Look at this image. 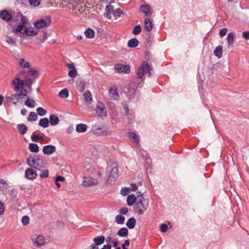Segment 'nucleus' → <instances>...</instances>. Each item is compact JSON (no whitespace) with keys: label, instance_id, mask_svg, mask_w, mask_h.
<instances>
[{"label":"nucleus","instance_id":"nucleus-1","mask_svg":"<svg viewBox=\"0 0 249 249\" xmlns=\"http://www.w3.org/2000/svg\"><path fill=\"white\" fill-rule=\"evenodd\" d=\"M66 3L64 7L80 18L85 17L89 13L90 8L87 5H91L92 0H63Z\"/></svg>","mask_w":249,"mask_h":249},{"label":"nucleus","instance_id":"nucleus-2","mask_svg":"<svg viewBox=\"0 0 249 249\" xmlns=\"http://www.w3.org/2000/svg\"><path fill=\"white\" fill-rule=\"evenodd\" d=\"M29 166L37 170H41L46 166L43 158L38 156H29L27 160Z\"/></svg>","mask_w":249,"mask_h":249},{"label":"nucleus","instance_id":"nucleus-3","mask_svg":"<svg viewBox=\"0 0 249 249\" xmlns=\"http://www.w3.org/2000/svg\"><path fill=\"white\" fill-rule=\"evenodd\" d=\"M17 77L14 78L12 81L13 85L14 86V89L18 91L22 89L24 85H26L28 88H30L32 84V80L31 78H23L17 75Z\"/></svg>","mask_w":249,"mask_h":249},{"label":"nucleus","instance_id":"nucleus-4","mask_svg":"<svg viewBox=\"0 0 249 249\" xmlns=\"http://www.w3.org/2000/svg\"><path fill=\"white\" fill-rule=\"evenodd\" d=\"M151 67L146 61H143L140 67L138 69L137 76L139 78H142L144 73H148L150 77L151 75Z\"/></svg>","mask_w":249,"mask_h":249},{"label":"nucleus","instance_id":"nucleus-5","mask_svg":"<svg viewBox=\"0 0 249 249\" xmlns=\"http://www.w3.org/2000/svg\"><path fill=\"white\" fill-rule=\"evenodd\" d=\"M38 75V71L34 68H28L27 70L23 69L20 70L18 73V76L20 78H29V76H37Z\"/></svg>","mask_w":249,"mask_h":249},{"label":"nucleus","instance_id":"nucleus-6","mask_svg":"<svg viewBox=\"0 0 249 249\" xmlns=\"http://www.w3.org/2000/svg\"><path fill=\"white\" fill-rule=\"evenodd\" d=\"M148 206V201L147 199H140L136 203V211L139 214L142 215L145 211Z\"/></svg>","mask_w":249,"mask_h":249},{"label":"nucleus","instance_id":"nucleus-7","mask_svg":"<svg viewBox=\"0 0 249 249\" xmlns=\"http://www.w3.org/2000/svg\"><path fill=\"white\" fill-rule=\"evenodd\" d=\"M31 239L35 246H41L45 245L46 243L45 238L40 235H33L32 236Z\"/></svg>","mask_w":249,"mask_h":249},{"label":"nucleus","instance_id":"nucleus-8","mask_svg":"<svg viewBox=\"0 0 249 249\" xmlns=\"http://www.w3.org/2000/svg\"><path fill=\"white\" fill-rule=\"evenodd\" d=\"M51 22L50 18H47L46 19H41L35 23V26L37 29L49 26Z\"/></svg>","mask_w":249,"mask_h":249},{"label":"nucleus","instance_id":"nucleus-9","mask_svg":"<svg viewBox=\"0 0 249 249\" xmlns=\"http://www.w3.org/2000/svg\"><path fill=\"white\" fill-rule=\"evenodd\" d=\"M118 177V170L116 167H113L110 174L108 176V178L107 180V182L109 184H112L115 182L116 179Z\"/></svg>","mask_w":249,"mask_h":249},{"label":"nucleus","instance_id":"nucleus-10","mask_svg":"<svg viewBox=\"0 0 249 249\" xmlns=\"http://www.w3.org/2000/svg\"><path fill=\"white\" fill-rule=\"evenodd\" d=\"M114 69L118 73L124 72L126 73H128L130 70L129 66L122 64L115 65Z\"/></svg>","mask_w":249,"mask_h":249},{"label":"nucleus","instance_id":"nucleus-11","mask_svg":"<svg viewBox=\"0 0 249 249\" xmlns=\"http://www.w3.org/2000/svg\"><path fill=\"white\" fill-rule=\"evenodd\" d=\"M0 18L4 21L8 23H10L13 19L11 13L6 10H2L0 12Z\"/></svg>","mask_w":249,"mask_h":249},{"label":"nucleus","instance_id":"nucleus-12","mask_svg":"<svg viewBox=\"0 0 249 249\" xmlns=\"http://www.w3.org/2000/svg\"><path fill=\"white\" fill-rule=\"evenodd\" d=\"M96 113L100 117H105L107 115V111L104 105L101 103H98L96 106Z\"/></svg>","mask_w":249,"mask_h":249},{"label":"nucleus","instance_id":"nucleus-13","mask_svg":"<svg viewBox=\"0 0 249 249\" xmlns=\"http://www.w3.org/2000/svg\"><path fill=\"white\" fill-rule=\"evenodd\" d=\"M97 183L98 180L91 177H84L82 182V184L85 187H89L92 185H96Z\"/></svg>","mask_w":249,"mask_h":249},{"label":"nucleus","instance_id":"nucleus-14","mask_svg":"<svg viewBox=\"0 0 249 249\" xmlns=\"http://www.w3.org/2000/svg\"><path fill=\"white\" fill-rule=\"evenodd\" d=\"M56 150V147L53 145H47L43 148V153L45 155H50L53 153Z\"/></svg>","mask_w":249,"mask_h":249},{"label":"nucleus","instance_id":"nucleus-15","mask_svg":"<svg viewBox=\"0 0 249 249\" xmlns=\"http://www.w3.org/2000/svg\"><path fill=\"white\" fill-rule=\"evenodd\" d=\"M25 174L28 179L31 180L36 178L37 176L36 171L31 168L27 169L25 171Z\"/></svg>","mask_w":249,"mask_h":249},{"label":"nucleus","instance_id":"nucleus-16","mask_svg":"<svg viewBox=\"0 0 249 249\" xmlns=\"http://www.w3.org/2000/svg\"><path fill=\"white\" fill-rule=\"evenodd\" d=\"M109 96L113 100H117L119 95L117 92V88L115 87H110L109 89Z\"/></svg>","mask_w":249,"mask_h":249},{"label":"nucleus","instance_id":"nucleus-17","mask_svg":"<svg viewBox=\"0 0 249 249\" xmlns=\"http://www.w3.org/2000/svg\"><path fill=\"white\" fill-rule=\"evenodd\" d=\"M140 11L143 13L146 16H150L152 15V11L148 5H142L140 8Z\"/></svg>","mask_w":249,"mask_h":249},{"label":"nucleus","instance_id":"nucleus-18","mask_svg":"<svg viewBox=\"0 0 249 249\" xmlns=\"http://www.w3.org/2000/svg\"><path fill=\"white\" fill-rule=\"evenodd\" d=\"M86 83L81 78H78L76 81V86L77 89L81 92H83L85 89Z\"/></svg>","mask_w":249,"mask_h":249},{"label":"nucleus","instance_id":"nucleus-19","mask_svg":"<svg viewBox=\"0 0 249 249\" xmlns=\"http://www.w3.org/2000/svg\"><path fill=\"white\" fill-rule=\"evenodd\" d=\"M24 32L26 36H32L37 35L39 32L36 28L35 29L33 28H26L24 29Z\"/></svg>","mask_w":249,"mask_h":249},{"label":"nucleus","instance_id":"nucleus-20","mask_svg":"<svg viewBox=\"0 0 249 249\" xmlns=\"http://www.w3.org/2000/svg\"><path fill=\"white\" fill-rule=\"evenodd\" d=\"M144 28L147 32H150L153 28V24L149 18H145L144 20Z\"/></svg>","mask_w":249,"mask_h":249},{"label":"nucleus","instance_id":"nucleus-21","mask_svg":"<svg viewBox=\"0 0 249 249\" xmlns=\"http://www.w3.org/2000/svg\"><path fill=\"white\" fill-rule=\"evenodd\" d=\"M84 35L87 38L91 39L94 37L95 33L93 30L89 28L85 31Z\"/></svg>","mask_w":249,"mask_h":249},{"label":"nucleus","instance_id":"nucleus-22","mask_svg":"<svg viewBox=\"0 0 249 249\" xmlns=\"http://www.w3.org/2000/svg\"><path fill=\"white\" fill-rule=\"evenodd\" d=\"M95 245L99 246L103 244L105 240V238L104 236H100L95 237L93 239Z\"/></svg>","mask_w":249,"mask_h":249},{"label":"nucleus","instance_id":"nucleus-23","mask_svg":"<svg viewBox=\"0 0 249 249\" xmlns=\"http://www.w3.org/2000/svg\"><path fill=\"white\" fill-rule=\"evenodd\" d=\"M50 123L52 125H56L59 122V119L57 116L52 114L50 116Z\"/></svg>","mask_w":249,"mask_h":249},{"label":"nucleus","instance_id":"nucleus-24","mask_svg":"<svg viewBox=\"0 0 249 249\" xmlns=\"http://www.w3.org/2000/svg\"><path fill=\"white\" fill-rule=\"evenodd\" d=\"M126 201L128 206H132L136 201V197L134 195H129L127 197Z\"/></svg>","mask_w":249,"mask_h":249},{"label":"nucleus","instance_id":"nucleus-25","mask_svg":"<svg viewBox=\"0 0 249 249\" xmlns=\"http://www.w3.org/2000/svg\"><path fill=\"white\" fill-rule=\"evenodd\" d=\"M17 128L18 131L21 135L25 134L28 130L27 126L23 124H18L17 126Z\"/></svg>","mask_w":249,"mask_h":249},{"label":"nucleus","instance_id":"nucleus-26","mask_svg":"<svg viewBox=\"0 0 249 249\" xmlns=\"http://www.w3.org/2000/svg\"><path fill=\"white\" fill-rule=\"evenodd\" d=\"M87 129V125L83 124H79L76 125V131L78 133L85 132Z\"/></svg>","mask_w":249,"mask_h":249},{"label":"nucleus","instance_id":"nucleus-27","mask_svg":"<svg viewBox=\"0 0 249 249\" xmlns=\"http://www.w3.org/2000/svg\"><path fill=\"white\" fill-rule=\"evenodd\" d=\"M213 53L217 58H220L222 55V47L221 46H217L214 50Z\"/></svg>","mask_w":249,"mask_h":249},{"label":"nucleus","instance_id":"nucleus-28","mask_svg":"<svg viewBox=\"0 0 249 249\" xmlns=\"http://www.w3.org/2000/svg\"><path fill=\"white\" fill-rule=\"evenodd\" d=\"M136 220L134 217H132L129 218L127 222H126V226L127 227L130 229H133L136 225Z\"/></svg>","mask_w":249,"mask_h":249},{"label":"nucleus","instance_id":"nucleus-29","mask_svg":"<svg viewBox=\"0 0 249 249\" xmlns=\"http://www.w3.org/2000/svg\"><path fill=\"white\" fill-rule=\"evenodd\" d=\"M25 26L23 25H19L16 28L13 29L14 32L16 34L19 33L20 34L25 35L24 29L26 28Z\"/></svg>","mask_w":249,"mask_h":249},{"label":"nucleus","instance_id":"nucleus-30","mask_svg":"<svg viewBox=\"0 0 249 249\" xmlns=\"http://www.w3.org/2000/svg\"><path fill=\"white\" fill-rule=\"evenodd\" d=\"M29 149L31 152L36 153L39 151V147L37 144L31 143L29 144Z\"/></svg>","mask_w":249,"mask_h":249},{"label":"nucleus","instance_id":"nucleus-31","mask_svg":"<svg viewBox=\"0 0 249 249\" xmlns=\"http://www.w3.org/2000/svg\"><path fill=\"white\" fill-rule=\"evenodd\" d=\"M25 105L29 107L33 108L35 106L36 102L34 99L28 97L25 102Z\"/></svg>","mask_w":249,"mask_h":249},{"label":"nucleus","instance_id":"nucleus-32","mask_svg":"<svg viewBox=\"0 0 249 249\" xmlns=\"http://www.w3.org/2000/svg\"><path fill=\"white\" fill-rule=\"evenodd\" d=\"M234 37V34L233 33H229L227 36V41L228 43V46H232L233 43V39Z\"/></svg>","mask_w":249,"mask_h":249},{"label":"nucleus","instance_id":"nucleus-33","mask_svg":"<svg viewBox=\"0 0 249 249\" xmlns=\"http://www.w3.org/2000/svg\"><path fill=\"white\" fill-rule=\"evenodd\" d=\"M139 44V41L136 38H132L128 42V46L130 48H135Z\"/></svg>","mask_w":249,"mask_h":249},{"label":"nucleus","instance_id":"nucleus-34","mask_svg":"<svg viewBox=\"0 0 249 249\" xmlns=\"http://www.w3.org/2000/svg\"><path fill=\"white\" fill-rule=\"evenodd\" d=\"M49 121L48 118H44L41 119L39 122V125L44 128H46L49 126Z\"/></svg>","mask_w":249,"mask_h":249},{"label":"nucleus","instance_id":"nucleus-35","mask_svg":"<svg viewBox=\"0 0 249 249\" xmlns=\"http://www.w3.org/2000/svg\"><path fill=\"white\" fill-rule=\"evenodd\" d=\"M19 65L22 68L27 69L31 66L30 63L25 61L23 58L19 60Z\"/></svg>","mask_w":249,"mask_h":249},{"label":"nucleus","instance_id":"nucleus-36","mask_svg":"<svg viewBox=\"0 0 249 249\" xmlns=\"http://www.w3.org/2000/svg\"><path fill=\"white\" fill-rule=\"evenodd\" d=\"M129 137L133 139L134 141L133 142L135 144H138L139 143V139L138 135L133 132H131L128 133Z\"/></svg>","mask_w":249,"mask_h":249},{"label":"nucleus","instance_id":"nucleus-37","mask_svg":"<svg viewBox=\"0 0 249 249\" xmlns=\"http://www.w3.org/2000/svg\"><path fill=\"white\" fill-rule=\"evenodd\" d=\"M18 96H16V94H12L10 96L6 97V99L8 102H12L13 104L16 105L18 102V98H17Z\"/></svg>","mask_w":249,"mask_h":249},{"label":"nucleus","instance_id":"nucleus-38","mask_svg":"<svg viewBox=\"0 0 249 249\" xmlns=\"http://www.w3.org/2000/svg\"><path fill=\"white\" fill-rule=\"evenodd\" d=\"M128 230L126 228H122L117 232L120 237H125L128 235Z\"/></svg>","mask_w":249,"mask_h":249},{"label":"nucleus","instance_id":"nucleus-39","mask_svg":"<svg viewBox=\"0 0 249 249\" xmlns=\"http://www.w3.org/2000/svg\"><path fill=\"white\" fill-rule=\"evenodd\" d=\"M47 39V32H41L39 36L37 37V39L39 40V43L43 42Z\"/></svg>","mask_w":249,"mask_h":249},{"label":"nucleus","instance_id":"nucleus-40","mask_svg":"<svg viewBox=\"0 0 249 249\" xmlns=\"http://www.w3.org/2000/svg\"><path fill=\"white\" fill-rule=\"evenodd\" d=\"M8 184L3 179H0V190L4 191L8 188Z\"/></svg>","mask_w":249,"mask_h":249},{"label":"nucleus","instance_id":"nucleus-41","mask_svg":"<svg viewBox=\"0 0 249 249\" xmlns=\"http://www.w3.org/2000/svg\"><path fill=\"white\" fill-rule=\"evenodd\" d=\"M58 96L62 98H67L69 96V91L67 89L61 90L58 93Z\"/></svg>","mask_w":249,"mask_h":249},{"label":"nucleus","instance_id":"nucleus-42","mask_svg":"<svg viewBox=\"0 0 249 249\" xmlns=\"http://www.w3.org/2000/svg\"><path fill=\"white\" fill-rule=\"evenodd\" d=\"M19 17L20 18V25H23V26H26V25H27L28 23V20L26 17L22 14H19Z\"/></svg>","mask_w":249,"mask_h":249},{"label":"nucleus","instance_id":"nucleus-43","mask_svg":"<svg viewBox=\"0 0 249 249\" xmlns=\"http://www.w3.org/2000/svg\"><path fill=\"white\" fill-rule=\"evenodd\" d=\"M37 114L34 112H30L27 120L29 122H32V121H36L37 120Z\"/></svg>","mask_w":249,"mask_h":249},{"label":"nucleus","instance_id":"nucleus-44","mask_svg":"<svg viewBox=\"0 0 249 249\" xmlns=\"http://www.w3.org/2000/svg\"><path fill=\"white\" fill-rule=\"evenodd\" d=\"M125 217L122 215H118L116 216L115 221L119 224H123L124 222Z\"/></svg>","mask_w":249,"mask_h":249},{"label":"nucleus","instance_id":"nucleus-45","mask_svg":"<svg viewBox=\"0 0 249 249\" xmlns=\"http://www.w3.org/2000/svg\"><path fill=\"white\" fill-rule=\"evenodd\" d=\"M107 243L110 245L113 244L114 247H117L118 245V242L115 241V240L111 237H108L107 239Z\"/></svg>","mask_w":249,"mask_h":249},{"label":"nucleus","instance_id":"nucleus-46","mask_svg":"<svg viewBox=\"0 0 249 249\" xmlns=\"http://www.w3.org/2000/svg\"><path fill=\"white\" fill-rule=\"evenodd\" d=\"M84 95L86 102H89L92 100L91 94L89 91H86Z\"/></svg>","mask_w":249,"mask_h":249},{"label":"nucleus","instance_id":"nucleus-47","mask_svg":"<svg viewBox=\"0 0 249 249\" xmlns=\"http://www.w3.org/2000/svg\"><path fill=\"white\" fill-rule=\"evenodd\" d=\"M5 41L9 44L13 46H15L16 44L15 40L12 37L9 36H6L5 38Z\"/></svg>","mask_w":249,"mask_h":249},{"label":"nucleus","instance_id":"nucleus-48","mask_svg":"<svg viewBox=\"0 0 249 249\" xmlns=\"http://www.w3.org/2000/svg\"><path fill=\"white\" fill-rule=\"evenodd\" d=\"M36 112L40 116H44L47 113L46 110L41 107H39L36 109Z\"/></svg>","mask_w":249,"mask_h":249},{"label":"nucleus","instance_id":"nucleus-49","mask_svg":"<svg viewBox=\"0 0 249 249\" xmlns=\"http://www.w3.org/2000/svg\"><path fill=\"white\" fill-rule=\"evenodd\" d=\"M142 30L141 27L140 25L136 26L133 29L132 33L135 35H139Z\"/></svg>","mask_w":249,"mask_h":249},{"label":"nucleus","instance_id":"nucleus-50","mask_svg":"<svg viewBox=\"0 0 249 249\" xmlns=\"http://www.w3.org/2000/svg\"><path fill=\"white\" fill-rule=\"evenodd\" d=\"M32 140L34 142H36L38 140H40L41 141H44V138L41 136H39L36 134H33L31 137Z\"/></svg>","mask_w":249,"mask_h":249},{"label":"nucleus","instance_id":"nucleus-51","mask_svg":"<svg viewBox=\"0 0 249 249\" xmlns=\"http://www.w3.org/2000/svg\"><path fill=\"white\" fill-rule=\"evenodd\" d=\"M69 76L72 78H75L77 75V71L76 69L71 70L69 71Z\"/></svg>","mask_w":249,"mask_h":249},{"label":"nucleus","instance_id":"nucleus-52","mask_svg":"<svg viewBox=\"0 0 249 249\" xmlns=\"http://www.w3.org/2000/svg\"><path fill=\"white\" fill-rule=\"evenodd\" d=\"M130 188L128 187H124L122 188L121 191V195L125 196L128 194V193L130 192Z\"/></svg>","mask_w":249,"mask_h":249},{"label":"nucleus","instance_id":"nucleus-53","mask_svg":"<svg viewBox=\"0 0 249 249\" xmlns=\"http://www.w3.org/2000/svg\"><path fill=\"white\" fill-rule=\"evenodd\" d=\"M41 0H29V2L31 5L36 7L40 5Z\"/></svg>","mask_w":249,"mask_h":249},{"label":"nucleus","instance_id":"nucleus-54","mask_svg":"<svg viewBox=\"0 0 249 249\" xmlns=\"http://www.w3.org/2000/svg\"><path fill=\"white\" fill-rule=\"evenodd\" d=\"M29 220H30L29 217L28 216L26 215V216H24L22 217V218L21 219V222L23 225L26 226L29 224Z\"/></svg>","mask_w":249,"mask_h":249},{"label":"nucleus","instance_id":"nucleus-55","mask_svg":"<svg viewBox=\"0 0 249 249\" xmlns=\"http://www.w3.org/2000/svg\"><path fill=\"white\" fill-rule=\"evenodd\" d=\"M39 177L41 178H46L49 177V171L48 170H45L42 171L39 175Z\"/></svg>","mask_w":249,"mask_h":249},{"label":"nucleus","instance_id":"nucleus-56","mask_svg":"<svg viewBox=\"0 0 249 249\" xmlns=\"http://www.w3.org/2000/svg\"><path fill=\"white\" fill-rule=\"evenodd\" d=\"M123 14L121 9L118 8L114 11L113 14L115 17H120Z\"/></svg>","mask_w":249,"mask_h":249},{"label":"nucleus","instance_id":"nucleus-57","mask_svg":"<svg viewBox=\"0 0 249 249\" xmlns=\"http://www.w3.org/2000/svg\"><path fill=\"white\" fill-rule=\"evenodd\" d=\"M106 10L107 12L108 13H113L114 12V7L112 5L109 4L107 5L106 7Z\"/></svg>","mask_w":249,"mask_h":249},{"label":"nucleus","instance_id":"nucleus-58","mask_svg":"<svg viewBox=\"0 0 249 249\" xmlns=\"http://www.w3.org/2000/svg\"><path fill=\"white\" fill-rule=\"evenodd\" d=\"M160 230L161 232H165L168 230V226L165 224H162L160 227Z\"/></svg>","mask_w":249,"mask_h":249},{"label":"nucleus","instance_id":"nucleus-59","mask_svg":"<svg viewBox=\"0 0 249 249\" xmlns=\"http://www.w3.org/2000/svg\"><path fill=\"white\" fill-rule=\"evenodd\" d=\"M228 30L226 28H224L220 30L219 35L221 37L224 36L227 33Z\"/></svg>","mask_w":249,"mask_h":249},{"label":"nucleus","instance_id":"nucleus-60","mask_svg":"<svg viewBox=\"0 0 249 249\" xmlns=\"http://www.w3.org/2000/svg\"><path fill=\"white\" fill-rule=\"evenodd\" d=\"M128 209L127 207H124L121 209L119 211L120 214H126L128 212Z\"/></svg>","mask_w":249,"mask_h":249},{"label":"nucleus","instance_id":"nucleus-61","mask_svg":"<svg viewBox=\"0 0 249 249\" xmlns=\"http://www.w3.org/2000/svg\"><path fill=\"white\" fill-rule=\"evenodd\" d=\"M21 89V91L19 93L22 95V96H23L24 97V96H27V94L28 93L27 89H23V88L22 89Z\"/></svg>","mask_w":249,"mask_h":249},{"label":"nucleus","instance_id":"nucleus-62","mask_svg":"<svg viewBox=\"0 0 249 249\" xmlns=\"http://www.w3.org/2000/svg\"><path fill=\"white\" fill-rule=\"evenodd\" d=\"M243 37L246 40H249V31H246L243 32Z\"/></svg>","mask_w":249,"mask_h":249},{"label":"nucleus","instance_id":"nucleus-63","mask_svg":"<svg viewBox=\"0 0 249 249\" xmlns=\"http://www.w3.org/2000/svg\"><path fill=\"white\" fill-rule=\"evenodd\" d=\"M130 186L131 188V189H130V190L135 191L138 189V187L135 183H131L130 184Z\"/></svg>","mask_w":249,"mask_h":249},{"label":"nucleus","instance_id":"nucleus-64","mask_svg":"<svg viewBox=\"0 0 249 249\" xmlns=\"http://www.w3.org/2000/svg\"><path fill=\"white\" fill-rule=\"evenodd\" d=\"M65 180V178L62 176H58L56 178H55V181H64Z\"/></svg>","mask_w":249,"mask_h":249}]
</instances>
